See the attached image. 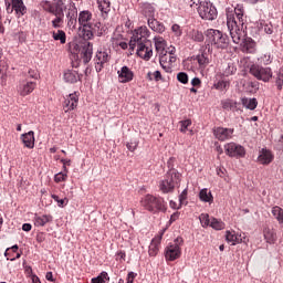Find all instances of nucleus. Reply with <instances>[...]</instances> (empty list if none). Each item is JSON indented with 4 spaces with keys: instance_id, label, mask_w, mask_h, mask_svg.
<instances>
[{
    "instance_id": "obj_40",
    "label": "nucleus",
    "mask_w": 283,
    "mask_h": 283,
    "mask_svg": "<svg viewBox=\"0 0 283 283\" xmlns=\"http://www.w3.org/2000/svg\"><path fill=\"white\" fill-rule=\"evenodd\" d=\"M272 216L277 220L279 224H283V209L279 206L272 208Z\"/></svg>"
},
{
    "instance_id": "obj_50",
    "label": "nucleus",
    "mask_w": 283,
    "mask_h": 283,
    "mask_svg": "<svg viewBox=\"0 0 283 283\" xmlns=\"http://www.w3.org/2000/svg\"><path fill=\"white\" fill-rule=\"evenodd\" d=\"M179 125H180L179 132H181V134H186L188 127H190L191 125V119L181 120L179 122Z\"/></svg>"
},
{
    "instance_id": "obj_32",
    "label": "nucleus",
    "mask_w": 283,
    "mask_h": 283,
    "mask_svg": "<svg viewBox=\"0 0 283 283\" xmlns=\"http://www.w3.org/2000/svg\"><path fill=\"white\" fill-rule=\"evenodd\" d=\"M199 199L201 202H209V205H211L213 202V195L209 189L203 188L199 192Z\"/></svg>"
},
{
    "instance_id": "obj_52",
    "label": "nucleus",
    "mask_w": 283,
    "mask_h": 283,
    "mask_svg": "<svg viewBox=\"0 0 283 283\" xmlns=\"http://www.w3.org/2000/svg\"><path fill=\"white\" fill-rule=\"evenodd\" d=\"M54 180H55V182H65V180H67V171L57 172L54 176Z\"/></svg>"
},
{
    "instance_id": "obj_38",
    "label": "nucleus",
    "mask_w": 283,
    "mask_h": 283,
    "mask_svg": "<svg viewBox=\"0 0 283 283\" xmlns=\"http://www.w3.org/2000/svg\"><path fill=\"white\" fill-rule=\"evenodd\" d=\"M221 105L228 112H235V109H238V102H234L232 99L222 101Z\"/></svg>"
},
{
    "instance_id": "obj_39",
    "label": "nucleus",
    "mask_w": 283,
    "mask_h": 283,
    "mask_svg": "<svg viewBox=\"0 0 283 283\" xmlns=\"http://www.w3.org/2000/svg\"><path fill=\"white\" fill-rule=\"evenodd\" d=\"M197 63L199 64V67L201 70H205V67H207V65H209V57L207 56V53H201L199 55H197Z\"/></svg>"
},
{
    "instance_id": "obj_26",
    "label": "nucleus",
    "mask_w": 283,
    "mask_h": 283,
    "mask_svg": "<svg viewBox=\"0 0 283 283\" xmlns=\"http://www.w3.org/2000/svg\"><path fill=\"white\" fill-rule=\"evenodd\" d=\"M98 10L102 12V17L104 19L107 18V14H109L112 10V3L109 0H97Z\"/></svg>"
},
{
    "instance_id": "obj_42",
    "label": "nucleus",
    "mask_w": 283,
    "mask_h": 283,
    "mask_svg": "<svg viewBox=\"0 0 283 283\" xmlns=\"http://www.w3.org/2000/svg\"><path fill=\"white\" fill-rule=\"evenodd\" d=\"M238 72V67L233 63H228L223 69V76H233Z\"/></svg>"
},
{
    "instance_id": "obj_63",
    "label": "nucleus",
    "mask_w": 283,
    "mask_h": 283,
    "mask_svg": "<svg viewBox=\"0 0 283 283\" xmlns=\"http://www.w3.org/2000/svg\"><path fill=\"white\" fill-rule=\"evenodd\" d=\"M200 80L198 77H195L191 80V85L192 87H198V85H200Z\"/></svg>"
},
{
    "instance_id": "obj_22",
    "label": "nucleus",
    "mask_w": 283,
    "mask_h": 283,
    "mask_svg": "<svg viewBox=\"0 0 283 283\" xmlns=\"http://www.w3.org/2000/svg\"><path fill=\"white\" fill-rule=\"evenodd\" d=\"M52 214H35L33 218L34 227H45L48 222H52Z\"/></svg>"
},
{
    "instance_id": "obj_27",
    "label": "nucleus",
    "mask_w": 283,
    "mask_h": 283,
    "mask_svg": "<svg viewBox=\"0 0 283 283\" xmlns=\"http://www.w3.org/2000/svg\"><path fill=\"white\" fill-rule=\"evenodd\" d=\"M160 240H163V235L151 240L148 248V254L150 258H156V255H158V247H160Z\"/></svg>"
},
{
    "instance_id": "obj_16",
    "label": "nucleus",
    "mask_w": 283,
    "mask_h": 283,
    "mask_svg": "<svg viewBox=\"0 0 283 283\" xmlns=\"http://www.w3.org/2000/svg\"><path fill=\"white\" fill-rule=\"evenodd\" d=\"M233 128L217 127L213 129V136L217 140H230V138H233Z\"/></svg>"
},
{
    "instance_id": "obj_47",
    "label": "nucleus",
    "mask_w": 283,
    "mask_h": 283,
    "mask_svg": "<svg viewBox=\"0 0 283 283\" xmlns=\"http://www.w3.org/2000/svg\"><path fill=\"white\" fill-rule=\"evenodd\" d=\"M199 220H200L202 227L211 226V219L209 218V214H207V213H201L199 216Z\"/></svg>"
},
{
    "instance_id": "obj_64",
    "label": "nucleus",
    "mask_w": 283,
    "mask_h": 283,
    "mask_svg": "<svg viewBox=\"0 0 283 283\" xmlns=\"http://www.w3.org/2000/svg\"><path fill=\"white\" fill-rule=\"evenodd\" d=\"M22 231H32V224H30V223H24L23 226H22Z\"/></svg>"
},
{
    "instance_id": "obj_34",
    "label": "nucleus",
    "mask_w": 283,
    "mask_h": 283,
    "mask_svg": "<svg viewBox=\"0 0 283 283\" xmlns=\"http://www.w3.org/2000/svg\"><path fill=\"white\" fill-rule=\"evenodd\" d=\"M43 10L45 12H50V14H54L55 12H59V10H63L62 7L56 4V2H53V4L50 1L43 2Z\"/></svg>"
},
{
    "instance_id": "obj_59",
    "label": "nucleus",
    "mask_w": 283,
    "mask_h": 283,
    "mask_svg": "<svg viewBox=\"0 0 283 283\" xmlns=\"http://www.w3.org/2000/svg\"><path fill=\"white\" fill-rule=\"evenodd\" d=\"M61 163L63 164L64 171H67V167H70V165H72V160H70V159H61Z\"/></svg>"
},
{
    "instance_id": "obj_35",
    "label": "nucleus",
    "mask_w": 283,
    "mask_h": 283,
    "mask_svg": "<svg viewBox=\"0 0 283 283\" xmlns=\"http://www.w3.org/2000/svg\"><path fill=\"white\" fill-rule=\"evenodd\" d=\"M241 103L245 109H255L258 107V99L256 98H249V97H243L241 98Z\"/></svg>"
},
{
    "instance_id": "obj_30",
    "label": "nucleus",
    "mask_w": 283,
    "mask_h": 283,
    "mask_svg": "<svg viewBox=\"0 0 283 283\" xmlns=\"http://www.w3.org/2000/svg\"><path fill=\"white\" fill-rule=\"evenodd\" d=\"M13 10L18 17H23L25 12H28V9L25 8V4L23 3V0H12Z\"/></svg>"
},
{
    "instance_id": "obj_43",
    "label": "nucleus",
    "mask_w": 283,
    "mask_h": 283,
    "mask_svg": "<svg viewBox=\"0 0 283 283\" xmlns=\"http://www.w3.org/2000/svg\"><path fill=\"white\" fill-rule=\"evenodd\" d=\"M210 227L212 229H214L216 231H222V229H224V222H222V220H218L216 218H211Z\"/></svg>"
},
{
    "instance_id": "obj_58",
    "label": "nucleus",
    "mask_w": 283,
    "mask_h": 283,
    "mask_svg": "<svg viewBox=\"0 0 283 283\" xmlns=\"http://www.w3.org/2000/svg\"><path fill=\"white\" fill-rule=\"evenodd\" d=\"M67 0H53V3L57 4V8H62L63 10H66L67 7H65Z\"/></svg>"
},
{
    "instance_id": "obj_1",
    "label": "nucleus",
    "mask_w": 283,
    "mask_h": 283,
    "mask_svg": "<svg viewBox=\"0 0 283 283\" xmlns=\"http://www.w3.org/2000/svg\"><path fill=\"white\" fill-rule=\"evenodd\" d=\"M247 17H244V9L240 6L233 10L227 11V25L232 39V43L242 45L247 41V33L240 28L244 25Z\"/></svg>"
},
{
    "instance_id": "obj_31",
    "label": "nucleus",
    "mask_w": 283,
    "mask_h": 283,
    "mask_svg": "<svg viewBox=\"0 0 283 283\" xmlns=\"http://www.w3.org/2000/svg\"><path fill=\"white\" fill-rule=\"evenodd\" d=\"M88 32H91L92 39H94V34L103 36V34H105V25L101 24V22L93 23L91 24Z\"/></svg>"
},
{
    "instance_id": "obj_48",
    "label": "nucleus",
    "mask_w": 283,
    "mask_h": 283,
    "mask_svg": "<svg viewBox=\"0 0 283 283\" xmlns=\"http://www.w3.org/2000/svg\"><path fill=\"white\" fill-rule=\"evenodd\" d=\"M229 82L222 80L214 84V90H219V92H224V90H228Z\"/></svg>"
},
{
    "instance_id": "obj_44",
    "label": "nucleus",
    "mask_w": 283,
    "mask_h": 283,
    "mask_svg": "<svg viewBox=\"0 0 283 283\" xmlns=\"http://www.w3.org/2000/svg\"><path fill=\"white\" fill-rule=\"evenodd\" d=\"M189 36L192 41H196L197 43H202V41H205V35L200 31L193 30L192 32H190Z\"/></svg>"
},
{
    "instance_id": "obj_10",
    "label": "nucleus",
    "mask_w": 283,
    "mask_h": 283,
    "mask_svg": "<svg viewBox=\"0 0 283 283\" xmlns=\"http://www.w3.org/2000/svg\"><path fill=\"white\" fill-rule=\"evenodd\" d=\"M180 244H182V238H177L174 243L166 248V260L174 262V260L180 258Z\"/></svg>"
},
{
    "instance_id": "obj_24",
    "label": "nucleus",
    "mask_w": 283,
    "mask_h": 283,
    "mask_svg": "<svg viewBox=\"0 0 283 283\" xmlns=\"http://www.w3.org/2000/svg\"><path fill=\"white\" fill-rule=\"evenodd\" d=\"M155 43V50L158 54H165L167 48V41L163 36H155L153 39Z\"/></svg>"
},
{
    "instance_id": "obj_29",
    "label": "nucleus",
    "mask_w": 283,
    "mask_h": 283,
    "mask_svg": "<svg viewBox=\"0 0 283 283\" xmlns=\"http://www.w3.org/2000/svg\"><path fill=\"white\" fill-rule=\"evenodd\" d=\"M64 81L65 83H77L81 81V76L78 75V72L74 70H67L64 72Z\"/></svg>"
},
{
    "instance_id": "obj_14",
    "label": "nucleus",
    "mask_w": 283,
    "mask_h": 283,
    "mask_svg": "<svg viewBox=\"0 0 283 283\" xmlns=\"http://www.w3.org/2000/svg\"><path fill=\"white\" fill-rule=\"evenodd\" d=\"M109 53L107 51H97L94 57L95 70L96 72H103V67H105L106 63H109Z\"/></svg>"
},
{
    "instance_id": "obj_54",
    "label": "nucleus",
    "mask_w": 283,
    "mask_h": 283,
    "mask_svg": "<svg viewBox=\"0 0 283 283\" xmlns=\"http://www.w3.org/2000/svg\"><path fill=\"white\" fill-rule=\"evenodd\" d=\"M29 78H34L35 81L39 78V71L34 69H30L28 72Z\"/></svg>"
},
{
    "instance_id": "obj_2",
    "label": "nucleus",
    "mask_w": 283,
    "mask_h": 283,
    "mask_svg": "<svg viewBox=\"0 0 283 283\" xmlns=\"http://www.w3.org/2000/svg\"><path fill=\"white\" fill-rule=\"evenodd\" d=\"M142 207L150 213H158L159 211H167V202L163 197H156L154 195H146L140 200Z\"/></svg>"
},
{
    "instance_id": "obj_21",
    "label": "nucleus",
    "mask_w": 283,
    "mask_h": 283,
    "mask_svg": "<svg viewBox=\"0 0 283 283\" xmlns=\"http://www.w3.org/2000/svg\"><path fill=\"white\" fill-rule=\"evenodd\" d=\"M21 140L27 149H34V132L22 134Z\"/></svg>"
},
{
    "instance_id": "obj_49",
    "label": "nucleus",
    "mask_w": 283,
    "mask_h": 283,
    "mask_svg": "<svg viewBox=\"0 0 283 283\" xmlns=\"http://www.w3.org/2000/svg\"><path fill=\"white\" fill-rule=\"evenodd\" d=\"M177 81L182 83V85H187L189 83V75L185 72H180L177 74Z\"/></svg>"
},
{
    "instance_id": "obj_4",
    "label": "nucleus",
    "mask_w": 283,
    "mask_h": 283,
    "mask_svg": "<svg viewBox=\"0 0 283 283\" xmlns=\"http://www.w3.org/2000/svg\"><path fill=\"white\" fill-rule=\"evenodd\" d=\"M178 185H180V174L176 170H170L167 172L166 178L159 182V189L163 193H172Z\"/></svg>"
},
{
    "instance_id": "obj_23",
    "label": "nucleus",
    "mask_w": 283,
    "mask_h": 283,
    "mask_svg": "<svg viewBox=\"0 0 283 283\" xmlns=\"http://www.w3.org/2000/svg\"><path fill=\"white\" fill-rule=\"evenodd\" d=\"M226 240L232 247H235V244H240V242H243L242 234H238V233H235V231H227Z\"/></svg>"
},
{
    "instance_id": "obj_51",
    "label": "nucleus",
    "mask_w": 283,
    "mask_h": 283,
    "mask_svg": "<svg viewBox=\"0 0 283 283\" xmlns=\"http://www.w3.org/2000/svg\"><path fill=\"white\" fill-rule=\"evenodd\" d=\"M51 198L55 201V202H57V207H60V208H63V207H65V205H67V198H64V199H60L59 198V196H56V195H51Z\"/></svg>"
},
{
    "instance_id": "obj_45",
    "label": "nucleus",
    "mask_w": 283,
    "mask_h": 283,
    "mask_svg": "<svg viewBox=\"0 0 283 283\" xmlns=\"http://www.w3.org/2000/svg\"><path fill=\"white\" fill-rule=\"evenodd\" d=\"M258 61L262 65H271V63H273V57L271 56V53H265V54L261 55L258 59Z\"/></svg>"
},
{
    "instance_id": "obj_5",
    "label": "nucleus",
    "mask_w": 283,
    "mask_h": 283,
    "mask_svg": "<svg viewBox=\"0 0 283 283\" xmlns=\"http://www.w3.org/2000/svg\"><path fill=\"white\" fill-rule=\"evenodd\" d=\"M206 34L209 43L214 48L224 50L229 45V38L219 30L208 29Z\"/></svg>"
},
{
    "instance_id": "obj_3",
    "label": "nucleus",
    "mask_w": 283,
    "mask_h": 283,
    "mask_svg": "<svg viewBox=\"0 0 283 283\" xmlns=\"http://www.w3.org/2000/svg\"><path fill=\"white\" fill-rule=\"evenodd\" d=\"M92 13L87 10L81 11L78 13V24H80V34L84 39V41L92 40V31L90 29L92 28Z\"/></svg>"
},
{
    "instance_id": "obj_41",
    "label": "nucleus",
    "mask_w": 283,
    "mask_h": 283,
    "mask_svg": "<svg viewBox=\"0 0 283 283\" xmlns=\"http://www.w3.org/2000/svg\"><path fill=\"white\" fill-rule=\"evenodd\" d=\"M109 282V274L102 272L98 276L93 277L91 283H107Z\"/></svg>"
},
{
    "instance_id": "obj_15",
    "label": "nucleus",
    "mask_w": 283,
    "mask_h": 283,
    "mask_svg": "<svg viewBox=\"0 0 283 283\" xmlns=\"http://www.w3.org/2000/svg\"><path fill=\"white\" fill-rule=\"evenodd\" d=\"M34 90H36V82L34 81L23 80L18 85V94L20 96H29Z\"/></svg>"
},
{
    "instance_id": "obj_57",
    "label": "nucleus",
    "mask_w": 283,
    "mask_h": 283,
    "mask_svg": "<svg viewBox=\"0 0 283 283\" xmlns=\"http://www.w3.org/2000/svg\"><path fill=\"white\" fill-rule=\"evenodd\" d=\"M153 81H156L158 83V81H163V74L160 73V71H155L153 73Z\"/></svg>"
},
{
    "instance_id": "obj_11",
    "label": "nucleus",
    "mask_w": 283,
    "mask_h": 283,
    "mask_svg": "<svg viewBox=\"0 0 283 283\" xmlns=\"http://www.w3.org/2000/svg\"><path fill=\"white\" fill-rule=\"evenodd\" d=\"M224 150L226 154L231 158H244V156H247V150L244 149V146L235 143L226 144Z\"/></svg>"
},
{
    "instance_id": "obj_55",
    "label": "nucleus",
    "mask_w": 283,
    "mask_h": 283,
    "mask_svg": "<svg viewBox=\"0 0 283 283\" xmlns=\"http://www.w3.org/2000/svg\"><path fill=\"white\" fill-rule=\"evenodd\" d=\"M128 151H136L137 147H138V142H129L126 145Z\"/></svg>"
},
{
    "instance_id": "obj_60",
    "label": "nucleus",
    "mask_w": 283,
    "mask_h": 283,
    "mask_svg": "<svg viewBox=\"0 0 283 283\" xmlns=\"http://www.w3.org/2000/svg\"><path fill=\"white\" fill-rule=\"evenodd\" d=\"M185 200H187V189H185V190L179 195V202H180V205H184Z\"/></svg>"
},
{
    "instance_id": "obj_46",
    "label": "nucleus",
    "mask_w": 283,
    "mask_h": 283,
    "mask_svg": "<svg viewBox=\"0 0 283 283\" xmlns=\"http://www.w3.org/2000/svg\"><path fill=\"white\" fill-rule=\"evenodd\" d=\"M275 85H276L277 90H280V91H281L282 87H283V67H281V69L279 70V73H277V75H276Z\"/></svg>"
},
{
    "instance_id": "obj_13",
    "label": "nucleus",
    "mask_w": 283,
    "mask_h": 283,
    "mask_svg": "<svg viewBox=\"0 0 283 283\" xmlns=\"http://www.w3.org/2000/svg\"><path fill=\"white\" fill-rule=\"evenodd\" d=\"M176 55H167V51L164 53H159V63L160 67L167 72V74H171V70L174 67V63H176Z\"/></svg>"
},
{
    "instance_id": "obj_37",
    "label": "nucleus",
    "mask_w": 283,
    "mask_h": 283,
    "mask_svg": "<svg viewBox=\"0 0 283 283\" xmlns=\"http://www.w3.org/2000/svg\"><path fill=\"white\" fill-rule=\"evenodd\" d=\"M52 34H53L54 41H60L62 45H65L67 41V35L65 34V31L57 30V31H53Z\"/></svg>"
},
{
    "instance_id": "obj_6",
    "label": "nucleus",
    "mask_w": 283,
    "mask_h": 283,
    "mask_svg": "<svg viewBox=\"0 0 283 283\" xmlns=\"http://www.w3.org/2000/svg\"><path fill=\"white\" fill-rule=\"evenodd\" d=\"M198 14L203 21H216L218 19V9L210 1H202L199 3Z\"/></svg>"
},
{
    "instance_id": "obj_12",
    "label": "nucleus",
    "mask_w": 283,
    "mask_h": 283,
    "mask_svg": "<svg viewBox=\"0 0 283 283\" xmlns=\"http://www.w3.org/2000/svg\"><path fill=\"white\" fill-rule=\"evenodd\" d=\"M66 23L69 28H76V23H78V9H76V3L72 1L67 7Z\"/></svg>"
},
{
    "instance_id": "obj_56",
    "label": "nucleus",
    "mask_w": 283,
    "mask_h": 283,
    "mask_svg": "<svg viewBox=\"0 0 283 283\" xmlns=\"http://www.w3.org/2000/svg\"><path fill=\"white\" fill-rule=\"evenodd\" d=\"M263 30L265 34H273V24L271 23L263 24Z\"/></svg>"
},
{
    "instance_id": "obj_53",
    "label": "nucleus",
    "mask_w": 283,
    "mask_h": 283,
    "mask_svg": "<svg viewBox=\"0 0 283 283\" xmlns=\"http://www.w3.org/2000/svg\"><path fill=\"white\" fill-rule=\"evenodd\" d=\"M171 31L174 32L175 36H182V29L178 24H172Z\"/></svg>"
},
{
    "instance_id": "obj_7",
    "label": "nucleus",
    "mask_w": 283,
    "mask_h": 283,
    "mask_svg": "<svg viewBox=\"0 0 283 283\" xmlns=\"http://www.w3.org/2000/svg\"><path fill=\"white\" fill-rule=\"evenodd\" d=\"M149 29L147 27H139L136 29L130 38L129 46L132 50H135L137 45H143L149 43Z\"/></svg>"
},
{
    "instance_id": "obj_19",
    "label": "nucleus",
    "mask_w": 283,
    "mask_h": 283,
    "mask_svg": "<svg viewBox=\"0 0 283 283\" xmlns=\"http://www.w3.org/2000/svg\"><path fill=\"white\" fill-rule=\"evenodd\" d=\"M136 48L137 55L144 59V61H149V59L154 56V50H151V46H148L147 43L138 44Z\"/></svg>"
},
{
    "instance_id": "obj_61",
    "label": "nucleus",
    "mask_w": 283,
    "mask_h": 283,
    "mask_svg": "<svg viewBox=\"0 0 283 283\" xmlns=\"http://www.w3.org/2000/svg\"><path fill=\"white\" fill-rule=\"evenodd\" d=\"M6 6H7V12L9 14H12V12H14V4L12 3V6H11L10 2H8V0H6Z\"/></svg>"
},
{
    "instance_id": "obj_9",
    "label": "nucleus",
    "mask_w": 283,
    "mask_h": 283,
    "mask_svg": "<svg viewBox=\"0 0 283 283\" xmlns=\"http://www.w3.org/2000/svg\"><path fill=\"white\" fill-rule=\"evenodd\" d=\"M94 54V45L92 42H86L80 50V61L76 64L73 63V67H78L81 63L87 65L92 61V55Z\"/></svg>"
},
{
    "instance_id": "obj_62",
    "label": "nucleus",
    "mask_w": 283,
    "mask_h": 283,
    "mask_svg": "<svg viewBox=\"0 0 283 283\" xmlns=\"http://www.w3.org/2000/svg\"><path fill=\"white\" fill-rule=\"evenodd\" d=\"M135 277H136V273L129 272L127 276V283H134Z\"/></svg>"
},
{
    "instance_id": "obj_28",
    "label": "nucleus",
    "mask_w": 283,
    "mask_h": 283,
    "mask_svg": "<svg viewBox=\"0 0 283 283\" xmlns=\"http://www.w3.org/2000/svg\"><path fill=\"white\" fill-rule=\"evenodd\" d=\"M148 27L154 32H158V34H163V32H165V24L158 22L155 18H148Z\"/></svg>"
},
{
    "instance_id": "obj_20",
    "label": "nucleus",
    "mask_w": 283,
    "mask_h": 283,
    "mask_svg": "<svg viewBox=\"0 0 283 283\" xmlns=\"http://www.w3.org/2000/svg\"><path fill=\"white\" fill-rule=\"evenodd\" d=\"M273 153L266 148H262L259 151V156H258V163H260L261 165H271V163H273Z\"/></svg>"
},
{
    "instance_id": "obj_36",
    "label": "nucleus",
    "mask_w": 283,
    "mask_h": 283,
    "mask_svg": "<svg viewBox=\"0 0 283 283\" xmlns=\"http://www.w3.org/2000/svg\"><path fill=\"white\" fill-rule=\"evenodd\" d=\"M263 235L269 244H273L277 239V237L275 235V231H273V229L271 228H265L263 230Z\"/></svg>"
},
{
    "instance_id": "obj_17",
    "label": "nucleus",
    "mask_w": 283,
    "mask_h": 283,
    "mask_svg": "<svg viewBox=\"0 0 283 283\" xmlns=\"http://www.w3.org/2000/svg\"><path fill=\"white\" fill-rule=\"evenodd\" d=\"M117 76L119 83H132V81H134V71H132L129 66L125 65L117 71Z\"/></svg>"
},
{
    "instance_id": "obj_25",
    "label": "nucleus",
    "mask_w": 283,
    "mask_h": 283,
    "mask_svg": "<svg viewBox=\"0 0 283 283\" xmlns=\"http://www.w3.org/2000/svg\"><path fill=\"white\" fill-rule=\"evenodd\" d=\"M53 15L55 19L52 20V27L55 29L61 28L65 19V9H59Z\"/></svg>"
},
{
    "instance_id": "obj_18",
    "label": "nucleus",
    "mask_w": 283,
    "mask_h": 283,
    "mask_svg": "<svg viewBox=\"0 0 283 283\" xmlns=\"http://www.w3.org/2000/svg\"><path fill=\"white\" fill-rule=\"evenodd\" d=\"M77 106L78 95H76V93L69 94L64 101V112H72L73 109H76Z\"/></svg>"
},
{
    "instance_id": "obj_8",
    "label": "nucleus",
    "mask_w": 283,
    "mask_h": 283,
    "mask_svg": "<svg viewBox=\"0 0 283 283\" xmlns=\"http://www.w3.org/2000/svg\"><path fill=\"white\" fill-rule=\"evenodd\" d=\"M250 74L258 78V81H263V83H269L271 78H273V71L271 67H263L258 64H253L250 66Z\"/></svg>"
},
{
    "instance_id": "obj_33",
    "label": "nucleus",
    "mask_w": 283,
    "mask_h": 283,
    "mask_svg": "<svg viewBox=\"0 0 283 283\" xmlns=\"http://www.w3.org/2000/svg\"><path fill=\"white\" fill-rule=\"evenodd\" d=\"M142 12L145 17H148V19H154V14H156V9L150 3H143L142 4Z\"/></svg>"
}]
</instances>
